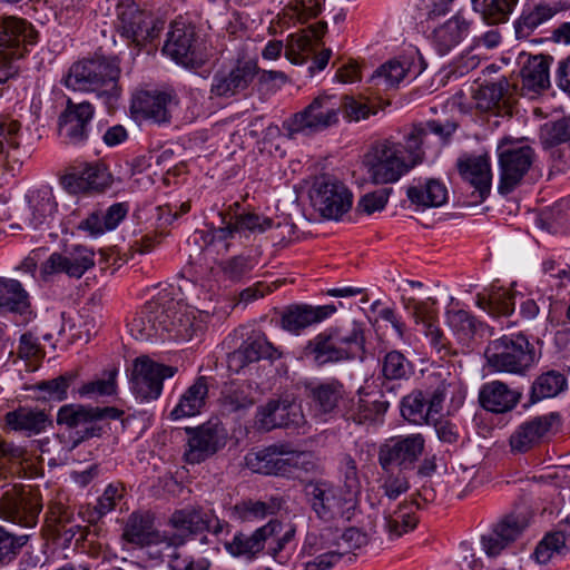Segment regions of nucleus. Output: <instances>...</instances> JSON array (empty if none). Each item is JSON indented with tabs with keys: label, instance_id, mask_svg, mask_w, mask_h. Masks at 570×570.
I'll return each instance as SVG.
<instances>
[{
	"label": "nucleus",
	"instance_id": "nucleus-1",
	"mask_svg": "<svg viewBox=\"0 0 570 570\" xmlns=\"http://www.w3.org/2000/svg\"><path fill=\"white\" fill-rule=\"evenodd\" d=\"M455 130V124L430 120L414 124L403 141L392 138L375 141L363 160L370 180L375 185L399 181L423 163L428 150H438L448 144Z\"/></svg>",
	"mask_w": 570,
	"mask_h": 570
},
{
	"label": "nucleus",
	"instance_id": "nucleus-2",
	"mask_svg": "<svg viewBox=\"0 0 570 570\" xmlns=\"http://www.w3.org/2000/svg\"><path fill=\"white\" fill-rule=\"evenodd\" d=\"M119 76L118 58L95 56L73 63L65 83L73 90L96 92L99 99L111 107L121 94Z\"/></svg>",
	"mask_w": 570,
	"mask_h": 570
},
{
	"label": "nucleus",
	"instance_id": "nucleus-3",
	"mask_svg": "<svg viewBox=\"0 0 570 570\" xmlns=\"http://www.w3.org/2000/svg\"><path fill=\"white\" fill-rule=\"evenodd\" d=\"M364 332L358 323L350 330L330 328L317 334L305 346V355L317 366L361 357L364 352Z\"/></svg>",
	"mask_w": 570,
	"mask_h": 570
},
{
	"label": "nucleus",
	"instance_id": "nucleus-4",
	"mask_svg": "<svg viewBox=\"0 0 570 570\" xmlns=\"http://www.w3.org/2000/svg\"><path fill=\"white\" fill-rule=\"evenodd\" d=\"M342 101L336 95L321 94L304 109L292 115L283 122V129L288 138L297 135L313 136L325 131L340 121Z\"/></svg>",
	"mask_w": 570,
	"mask_h": 570
},
{
	"label": "nucleus",
	"instance_id": "nucleus-5",
	"mask_svg": "<svg viewBox=\"0 0 570 570\" xmlns=\"http://www.w3.org/2000/svg\"><path fill=\"white\" fill-rule=\"evenodd\" d=\"M33 27L22 19L8 17L0 20V86L16 76V61L37 42ZM2 88H0V96Z\"/></svg>",
	"mask_w": 570,
	"mask_h": 570
},
{
	"label": "nucleus",
	"instance_id": "nucleus-6",
	"mask_svg": "<svg viewBox=\"0 0 570 570\" xmlns=\"http://www.w3.org/2000/svg\"><path fill=\"white\" fill-rule=\"evenodd\" d=\"M485 357L497 372L522 375L534 364L535 352L524 335H503L490 342Z\"/></svg>",
	"mask_w": 570,
	"mask_h": 570
},
{
	"label": "nucleus",
	"instance_id": "nucleus-7",
	"mask_svg": "<svg viewBox=\"0 0 570 570\" xmlns=\"http://www.w3.org/2000/svg\"><path fill=\"white\" fill-rule=\"evenodd\" d=\"M124 412L114 406L106 407H92L80 404H68L60 407L57 422L58 424H65L70 429H79L82 435L76 439L71 446L63 452V455H59L61 462L68 461V453L72 451L80 441L94 436H99L102 428L99 422L102 420H117Z\"/></svg>",
	"mask_w": 570,
	"mask_h": 570
},
{
	"label": "nucleus",
	"instance_id": "nucleus-8",
	"mask_svg": "<svg viewBox=\"0 0 570 570\" xmlns=\"http://www.w3.org/2000/svg\"><path fill=\"white\" fill-rule=\"evenodd\" d=\"M500 179L498 191L501 195L512 193L531 168L534 150L528 145L503 139L498 146Z\"/></svg>",
	"mask_w": 570,
	"mask_h": 570
},
{
	"label": "nucleus",
	"instance_id": "nucleus-9",
	"mask_svg": "<svg viewBox=\"0 0 570 570\" xmlns=\"http://www.w3.org/2000/svg\"><path fill=\"white\" fill-rule=\"evenodd\" d=\"M368 543V537H307L308 553L322 552L306 562L304 570H328L344 556H355Z\"/></svg>",
	"mask_w": 570,
	"mask_h": 570
},
{
	"label": "nucleus",
	"instance_id": "nucleus-10",
	"mask_svg": "<svg viewBox=\"0 0 570 570\" xmlns=\"http://www.w3.org/2000/svg\"><path fill=\"white\" fill-rule=\"evenodd\" d=\"M425 449V439L421 433L396 435L387 439L379 450L381 468L390 472L413 470Z\"/></svg>",
	"mask_w": 570,
	"mask_h": 570
},
{
	"label": "nucleus",
	"instance_id": "nucleus-11",
	"mask_svg": "<svg viewBox=\"0 0 570 570\" xmlns=\"http://www.w3.org/2000/svg\"><path fill=\"white\" fill-rule=\"evenodd\" d=\"M177 372L174 366L164 365L144 355L134 360L130 370V390L140 401L157 400L164 387V380Z\"/></svg>",
	"mask_w": 570,
	"mask_h": 570
},
{
	"label": "nucleus",
	"instance_id": "nucleus-12",
	"mask_svg": "<svg viewBox=\"0 0 570 570\" xmlns=\"http://www.w3.org/2000/svg\"><path fill=\"white\" fill-rule=\"evenodd\" d=\"M309 197L314 209L326 219H340L352 206V193L331 176L316 178Z\"/></svg>",
	"mask_w": 570,
	"mask_h": 570
},
{
	"label": "nucleus",
	"instance_id": "nucleus-13",
	"mask_svg": "<svg viewBox=\"0 0 570 570\" xmlns=\"http://www.w3.org/2000/svg\"><path fill=\"white\" fill-rule=\"evenodd\" d=\"M118 30L120 35L136 46L156 38L164 28V22L156 20L151 13L141 10L132 0H120L117 6Z\"/></svg>",
	"mask_w": 570,
	"mask_h": 570
},
{
	"label": "nucleus",
	"instance_id": "nucleus-14",
	"mask_svg": "<svg viewBox=\"0 0 570 570\" xmlns=\"http://www.w3.org/2000/svg\"><path fill=\"white\" fill-rule=\"evenodd\" d=\"M304 492L311 509L324 521L343 515L344 509L355 504L353 500H348L341 487L326 480L309 481L305 484Z\"/></svg>",
	"mask_w": 570,
	"mask_h": 570
},
{
	"label": "nucleus",
	"instance_id": "nucleus-15",
	"mask_svg": "<svg viewBox=\"0 0 570 570\" xmlns=\"http://www.w3.org/2000/svg\"><path fill=\"white\" fill-rule=\"evenodd\" d=\"M165 334L176 341H190L203 334L208 313L175 301H165Z\"/></svg>",
	"mask_w": 570,
	"mask_h": 570
},
{
	"label": "nucleus",
	"instance_id": "nucleus-16",
	"mask_svg": "<svg viewBox=\"0 0 570 570\" xmlns=\"http://www.w3.org/2000/svg\"><path fill=\"white\" fill-rule=\"evenodd\" d=\"M163 52L186 68H199L207 56L196 41L195 29L184 22H174L167 35Z\"/></svg>",
	"mask_w": 570,
	"mask_h": 570
},
{
	"label": "nucleus",
	"instance_id": "nucleus-17",
	"mask_svg": "<svg viewBox=\"0 0 570 570\" xmlns=\"http://www.w3.org/2000/svg\"><path fill=\"white\" fill-rule=\"evenodd\" d=\"M41 503L30 487L14 484L7 490L0 500V515L2 519L26 528L37 523L41 511Z\"/></svg>",
	"mask_w": 570,
	"mask_h": 570
},
{
	"label": "nucleus",
	"instance_id": "nucleus-18",
	"mask_svg": "<svg viewBox=\"0 0 570 570\" xmlns=\"http://www.w3.org/2000/svg\"><path fill=\"white\" fill-rule=\"evenodd\" d=\"M259 69L252 59L237 60L230 68H223L215 72L212 79L210 94L219 98H230L245 91Z\"/></svg>",
	"mask_w": 570,
	"mask_h": 570
},
{
	"label": "nucleus",
	"instance_id": "nucleus-19",
	"mask_svg": "<svg viewBox=\"0 0 570 570\" xmlns=\"http://www.w3.org/2000/svg\"><path fill=\"white\" fill-rule=\"evenodd\" d=\"M178 102L174 90H140L132 98L131 110L145 119L161 125L170 121L171 111Z\"/></svg>",
	"mask_w": 570,
	"mask_h": 570
},
{
	"label": "nucleus",
	"instance_id": "nucleus-20",
	"mask_svg": "<svg viewBox=\"0 0 570 570\" xmlns=\"http://www.w3.org/2000/svg\"><path fill=\"white\" fill-rule=\"evenodd\" d=\"M95 109L87 101L72 102L70 99L59 117V136L69 145H80L88 139L89 126Z\"/></svg>",
	"mask_w": 570,
	"mask_h": 570
},
{
	"label": "nucleus",
	"instance_id": "nucleus-21",
	"mask_svg": "<svg viewBox=\"0 0 570 570\" xmlns=\"http://www.w3.org/2000/svg\"><path fill=\"white\" fill-rule=\"evenodd\" d=\"M95 265L94 252L82 245H76L63 253H52L42 264L43 275L65 273L70 277L80 278Z\"/></svg>",
	"mask_w": 570,
	"mask_h": 570
},
{
	"label": "nucleus",
	"instance_id": "nucleus-22",
	"mask_svg": "<svg viewBox=\"0 0 570 570\" xmlns=\"http://www.w3.org/2000/svg\"><path fill=\"white\" fill-rule=\"evenodd\" d=\"M112 177L105 165L90 163L73 168L61 179L63 188L70 194L102 191L111 185Z\"/></svg>",
	"mask_w": 570,
	"mask_h": 570
},
{
	"label": "nucleus",
	"instance_id": "nucleus-23",
	"mask_svg": "<svg viewBox=\"0 0 570 570\" xmlns=\"http://www.w3.org/2000/svg\"><path fill=\"white\" fill-rule=\"evenodd\" d=\"M304 387L315 415L324 421L336 412L338 403L345 395L343 383L336 379L309 381L304 384Z\"/></svg>",
	"mask_w": 570,
	"mask_h": 570
},
{
	"label": "nucleus",
	"instance_id": "nucleus-24",
	"mask_svg": "<svg viewBox=\"0 0 570 570\" xmlns=\"http://www.w3.org/2000/svg\"><path fill=\"white\" fill-rule=\"evenodd\" d=\"M558 419V414L550 413L521 423L509 440L512 452L525 453L544 442Z\"/></svg>",
	"mask_w": 570,
	"mask_h": 570
},
{
	"label": "nucleus",
	"instance_id": "nucleus-25",
	"mask_svg": "<svg viewBox=\"0 0 570 570\" xmlns=\"http://www.w3.org/2000/svg\"><path fill=\"white\" fill-rule=\"evenodd\" d=\"M299 406L288 399H272L256 410L255 425L262 431L298 424Z\"/></svg>",
	"mask_w": 570,
	"mask_h": 570
},
{
	"label": "nucleus",
	"instance_id": "nucleus-26",
	"mask_svg": "<svg viewBox=\"0 0 570 570\" xmlns=\"http://www.w3.org/2000/svg\"><path fill=\"white\" fill-rule=\"evenodd\" d=\"M188 432L193 435L188 440L185 459L190 464L205 461L224 445V429L217 423L208 422Z\"/></svg>",
	"mask_w": 570,
	"mask_h": 570
},
{
	"label": "nucleus",
	"instance_id": "nucleus-27",
	"mask_svg": "<svg viewBox=\"0 0 570 570\" xmlns=\"http://www.w3.org/2000/svg\"><path fill=\"white\" fill-rule=\"evenodd\" d=\"M279 356L278 348L264 334L254 333L237 350L228 354L227 364L229 370L237 373L249 363L263 358L276 360Z\"/></svg>",
	"mask_w": 570,
	"mask_h": 570
},
{
	"label": "nucleus",
	"instance_id": "nucleus-28",
	"mask_svg": "<svg viewBox=\"0 0 570 570\" xmlns=\"http://www.w3.org/2000/svg\"><path fill=\"white\" fill-rule=\"evenodd\" d=\"M165 299L158 297L148 302L141 312L129 323V331L132 337L139 341H148L154 337L165 336Z\"/></svg>",
	"mask_w": 570,
	"mask_h": 570
},
{
	"label": "nucleus",
	"instance_id": "nucleus-29",
	"mask_svg": "<svg viewBox=\"0 0 570 570\" xmlns=\"http://www.w3.org/2000/svg\"><path fill=\"white\" fill-rule=\"evenodd\" d=\"M458 169L462 178L473 188V202H483L491 190L492 174L489 157L484 155L460 158Z\"/></svg>",
	"mask_w": 570,
	"mask_h": 570
},
{
	"label": "nucleus",
	"instance_id": "nucleus-30",
	"mask_svg": "<svg viewBox=\"0 0 570 570\" xmlns=\"http://www.w3.org/2000/svg\"><path fill=\"white\" fill-rule=\"evenodd\" d=\"M473 21L459 11L431 33V43L439 55L444 56L459 46L471 33Z\"/></svg>",
	"mask_w": 570,
	"mask_h": 570
},
{
	"label": "nucleus",
	"instance_id": "nucleus-31",
	"mask_svg": "<svg viewBox=\"0 0 570 570\" xmlns=\"http://www.w3.org/2000/svg\"><path fill=\"white\" fill-rule=\"evenodd\" d=\"M169 523L178 531L188 532V534H200L213 532L218 534L224 531V524L212 513L195 508H185L175 511Z\"/></svg>",
	"mask_w": 570,
	"mask_h": 570
},
{
	"label": "nucleus",
	"instance_id": "nucleus-32",
	"mask_svg": "<svg viewBox=\"0 0 570 570\" xmlns=\"http://www.w3.org/2000/svg\"><path fill=\"white\" fill-rule=\"evenodd\" d=\"M337 311L334 304L321 306L292 305L282 314V327L292 333H298L313 324L320 323Z\"/></svg>",
	"mask_w": 570,
	"mask_h": 570
},
{
	"label": "nucleus",
	"instance_id": "nucleus-33",
	"mask_svg": "<svg viewBox=\"0 0 570 570\" xmlns=\"http://www.w3.org/2000/svg\"><path fill=\"white\" fill-rule=\"evenodd\" d=\"M291 537H230L224 542L226 550L234 557L250 560L267 547V553L276 556Z\"/></svg>",
	"mask_w": 570,
	"mask_h": 570
},
{
	"label": "nucleus",
	"instance_id": "nucleus-34",
	"mask_svg": "<svg viewBox=\"0 0 570 570\" xmlns=\"http://www.w3.org/2000/svg\"><path fill=\"white\" fill-rule=\"evenodd\" d=\"M522 393L511 389L501 381L485 383L479 394L482 407L492 413H507L512 411L520 402Z\"/></svg>",
	"mask_w": 570,
	"mask_h": 570
},
{
	"label": "nucleus",
	"instance_id": "nucleus-35",
	"mask_svg": "<svg viewBox=\"0 0 570 570\" xmlns=\"http://www.w3.org/2000/svg\"><path fill=\"white\" fill-rule=\"evenodd\" d=\"M29 216L27 224L32 229L49 227L57 212V202L50 187H41L27 195Z\"/></svg>",
	"mask_w": 570,
	"mask_h": 570
},
{
	"label": "nucleus",
	"instance_id": "nucleus-36",
	"mask_svg": "<svg viewBox=\"0 0 570 570\" xmlns=\"http://www.w3.org/2000/svg\"><path fill=\"white\" fill-rule=\"evenodd\" d=\"M3 422L7 429L31 436L43 432L51 423V420L45 410L19 406L13 411L7 412Z\"/></svg>",
	"mask_w": 570,
	"mask_h": 570
},
{
	"label": "nucleus",
	"instance_id": "nucleus-37",
	"mask_svg": "<svg viewBox=\"0 0 570 570\" xmlns=\"http://www.w3.org/2000/svg\"><path fill=\"white\" fill-rule=\"evenodd\" d=\"M20 122L0 117V166L14 170L21 165L20 158Z\"/></svg>",
	"mask_w": 570,
	"mask_h": 570
},
{
	"label": "nucleus",
	"instance_id": "nucleus-38",
	"mask_svg": "<svg viewBox=\"0 0 570 570\" xmlns=\"http://www.w3.org/2000/svg\"><path fill=\"white\" fill-rule=\"evenodd\" d=\"M449 395L451 396V407L456 411L465 400L466 389L454 377L444 380L426 402L430 422L438 420L443 410V403Z\"/></svg>",
	"mask_w": 570,
	"mask_h": 570
},
{
	"label": "nucleus",
	"instance_id": "nucleus-39",
	"mask_svg": "<svg viewBox=\"0 0 570 570\" xmlns=\"http://www.w3.org/2000/svg\"><path fill=\"white\" fill-rule=\"evenodd\" d=\"M208 395L206 379L198 377L181 395L178 404L170 412L173 420L194 416L205 406Z\"/></svg>",
	"mask_w": 570,
	"mask_h": 570
},
{
	"label": "nucleus",
	"instance_id": "nucleus-40",
	"mask_svg": "<svg viewBox=\"0 0 570 570\" xmlns=\"http://www.w3.org/2000/svg\"><path fill=\"white\" fill-rule=\"evenodd\" d=\"M255 404L254 387L248 382H233L222 391L220 406L226 413H237L250 409Z\"/></svg>",
	"mask_w": 570,
	"mask_h": 570
},
{
	"label": "nucleus",
	"instance_id": "nucleus-41",
	"mask_svg": "<svg viewBox=\"0 0 570 570\" xmlns=\"http://www.w3.org/2000/svg\"><path fill=\"white\" fill-rule=\"evenodd\" d=\"M409 200L416 206L439 207L448 199V189L438 179H428L424 184L410 186L406 191Z\"/></svg>",
	"mask_w": 570,
	"mask_h": 570
},
{
	"label": "nucleus",
	"instance_id": "nucleus-42",
	"mask_svg": "<svg viewBox=\"0 0 570 570\" xmlns=\"http://www.w3.org/2000/svg\"><path fill=\"white\" fill-rule=\"evenodd\" d=\"M284 451L276 446H269L258 451H250L245 456L248 469L255 473L266 475H282Z\"/></svg>",
	"mask_w": 570,
	"mask_h": 570
},
{
	"label": "nucleus",
	"instance_id": "nucleus-43",
	"mask_svg": "<svg viewBox=\"0 0 570 570\" xmlns=\"http://www.w3.org/2000/svg\"><path fill=\"white\" fill-rule=\"evenodd\" d=\"M30 309L29 294L17 279L0 277V311L26 314Z\"/></svg>",
	"mask_w": 570,
	"mask_h": 570
},
{
	"label": "nucleus",
	"instance_id": "nucleus-44",
	"mask_svg": "<svg viewBox=\"0 0 570 570\" xmlns=\"http://www.w3.org/2000/svg\"><path fill=\"white\" fill-rule=\"evenodd\" d=\"M475 303L493 317L510 316L515 307L514 295L502 287L494 286L488 293H479Z\"/></svg>",
	"mask_w": 570,
	"mask_h": 570
},
{
	"label": "nucleus",
	"instance_id": "nucleus-45",
	"mask_svg": "<svg viewBox=\"0 0 570 570\" xmlns=\"http://www.w3.org/2000/svg\"><path fill=\"white\" fill-rule=\"evenodd\" d=\"M568 386L567 377L563 373L550 370L535 377L531 385L530 401L537 403L544 399L559 395Z\"/></svg>",
	"mask_w": 570,
	"mask_h": 570
},
{
	"label": "nucleus",
	"instance_id": "nucleus-46",
	"mask_svg": "<svg viewBox=\"0 0 570 570\" xmlns=\"http://www.w3.org/2000/svg\"><path fill=\"white\" fill-rule=\"evenodd\" d=\"M381 373L387 381L409 380L414 373L412 362L400 351L392 350L380 361Z\"/></svg>",
	"mask_w": 570,
	"mask_h": 570
},
{
	"label": "nucleus",
	"instance_id": "nucleus-47",
	"mask_svg": "<svg viewBox=\"0 0 570 570\" xmlns=\"http://www.w3.org/2000/svg\"><path fill=\"white\" fill-rule=\"evenodd\" d=\"M519 0H472L473 9L489 24L508 21Z\"/></svg>",
	"mask_w": 570,
	"mask_h": 570
},
{
	"label": "nucleus",
	"instance_id": "nucleus-48",
	"mask_svg": "<svg viewBox=\"0 0 570 570\" xmlns=\"http://www.w3.org/2000/svg\"><path fill=\"white\" fill-rule=\"evenodd\" d=\"M556 13L557 9L546 3H539L531 9L524 10L515 21L518 37H529L531 32L551 19Z\"/></svg>",
	"mask_w": 570,
	"mask_h": 570
},
{
	"label": "nucleus",
	"instance_id": "nucleus-49",
	"mask_svg": "<svg viewBox=\"0 0 570 570\" xmlns=\"http://www.w3.org/2000/svg\"><path fill=\"white\" fill-rule=\"evenodd\" d=\"M525 87L532 90L544 89L549 86V61L543 56L530 57L521 69Z\"/></svg>",
	"mask_w": 570,
	"mask_h": 570
},
{
	"label": "nucleus",
	"instance_id": "nucleus-50",
	"mask_svg": "<svg viewBox=\"0 0 570 570\" xmlns=\"http://www.w3.org/2000/svg\"><path fill=\"white\" fill-rule=\"evenodd\" d=\"M27 451L18 445L0 442V482L9 475L20 473L27 459Z\"/></svg>",
	"mask_w": 570,
	"mask_h": 570
},
{
	"label": "nucleus",
	"instance_id": "nucleus-51",
	"mask_svg": "<svg viewBox=\"0 0 570 570\" xmlns=\"http://www.w3.org/2000/svg\"><path fill=\"white\" fill-rule=\"evenodd\" d=\"M401 413L402 416L411 423H431L426 409V400L422 391L415 390L403 397L401 402Z\"/></svg>",
	"mask_w": 570,
	"mask_h": 570
},
{
	"label": "nucleus",
	"instance_id": "nucleus-52",
	"mask_svg": "<svg viewBox=\"0 0 570 570\" xmlns=\"http://www.w3.org/2000/svg\"><path fill=\"white\" fill-rule=\"evenodd\" d=\"M410 61L406 59L390 60L375 71V73L372 76V79L377 83L384 85L385 87L397 86L410 75Z\"/></svg>",
	"mask_w": 570,
	"mask_h": 570
},
{
	"label": "nucleus",
	"instance_id": "nucleus-53",
	"mask_svg": "<svg viewBox=\"0 0 570 570\" xmlns=\"http://www.w3.org/2000/svg\"><path fill=\"white\" fill-rule=\"evenodd\" d=\"M570 552V537H542L537 544L533 557L539 563L549 562L554 556H566Z\"/></svg>",
	"mask_w": 570,
	"mask_h": 570
},
{
	"label": "nucleus",
	"instance_id": "nucleus-54",
	"mask_svg": "<svg viewBox=\"0 0 570 570\" xmlns=\"http://www.w3.org/2000/svg\"><path fill=\"white\" fill-rule=\"evenodd\" d=\"M122 495L124 487L121 484L107 485L104 493L98 498L92 510L90 508L87 509L88 522L95 523L100 518L112 511Z\"/></svg>",
	"mask_w": 570,
	"mask_h": 570
},
{
	"label": "nucleus",
	"instance_id": "nucleus-55",
	"mask_svg": "<svg viewBox=\"0 0 570 570\" xmlns=\"http://www.w3.org/2000/svg\"><path fill=\"white\" fill-rule=\"evenodd\" d=\"M389 405V401L385 400L368 401L360 399L357 404L350 411L347 420H352L356 424L375 421L379 415L387 411Z\"/></svg>",
	"mask_w": 570,
	"mask_h": 570
},
{
	"label": "nucleus",
	"instance_id": "nucleus-56",
	"mask_svg": "<svg viewBox=\"0 0 570 570\" xmlns=\"http://www.w3.org/2000/svg\"><path fill=\"white\" fill-rule=\"evenodd\" d=\"M340 472L343 478L341 489L345 492L348 500H353L356 503L357 497L361 493V482L357 474L356 462L350 454L342 455Z\"/></svg>",
	"mask_w": 570,
	"mask_h": 570
},
{
	"label": "nucleus",
	"instance_id": "nucleus-57",
	"mask_svg": "<svg viewBox=\"0 0 570 570\" xmlns=\"http://www.w3.org/2000/svg\"><path fill=\"white\" fill-rule=\"evenodd\" d=\"M528 510H515L502 517L492 528V534H518L524 532L531 522Z\"/></svg>",
	"mask_w": 570,
	"mask_h": 570
},
{
	"label": "nucleus",
	"instance_id": "nucleus-58",
	"mask_svg": "<svg viewBox=\"0 0 570 570\" xmlns=\"http://www.w3.org/2000/svg\"><path fill=\"white\" fill-rule=\"evenodd\" d=\"M254 267V259L244 255H237L219 263L224 278L232 283H238L244 279Z\"/></svg>",
	"mask_w": 570,
	"mask_h": 570
},
{
	"label": "nucleus",
	"instance_id": "nucleus-59",
	"mask_svg": "<svg viewBox=\"0 0 570 570\" xmlns=\"http://www.w3.org/2000/svg\"><path fill=\"white\" fill-rule=\"evenodd\" d=\"M117 368H110L104 373V377L85 383L78 392L81 396L88 397L114 395L117 390Z\"/></svg>",
	"mask_w": 570,
	"mask_h": 570
},
{
	"label": "nucleus",
	"instance_id": "nucleus-60",
	"mask_svg": "<svg viewBox=\"0 0 570 570\" xmlns=\"http://www.w3.org/2000/svg\"><path fill=\"white\" fill-rule=\"evenodd\" d=\"M282 476H297V473L309 472L315 468L313 455L309 452H285L283 455Z\"/></svg>",
	"mask_w": 570,
	"mask_h": 570
},
{
	"label": "nucleus",
	"instance_id": "nucleus-61",
	"mask_svg": "<svg viewBox=\"0 0 570 570\" xmlns=\"http://www.w3.org/2000/svg\"><path fill=\"white\" fill-rule=\"evenodd\" d=\"M342 101V111L350 121H361L367 119L370 115H375L377 110L365 98H354L350 96L340 97Z\"/></svg>",
	"mask_w": 570,
	"mask_h": 570
},
{
	"label": "nucleus",
	"instance_id": "nucleus-62",
	"mask_svg": "<svg viewBox=\"0 0 570 570\" xmlns=\"http://www.w3.org/2000/svg\"><path fill=\"white\" fill-rule=\"evenodd\" d=\"M239 237L242 234H262L273 227V219L256 213H243L234 216Z\"/></svg>",
	"mask_w": 570,
	"mask_h": 570
},
{
	"label": "nucleus",
	"instance_id": "nucleus-63",
	"mask_svg": "<svg viewBox=\"0 0 570 570\" xmlns=\"http://www.w3.org/2000/svg\"><path fill=\"white\" fill-rule=\"evenodd\" d=\"M541 139L544 145L552 147L570 141V118H562L546 124L541 129Z\"/></svg>",
	"mask_w": 570,
	"mask_h": 570
},
{
	"label": "nucleus",
	"instance_id": "nucleus-64",
	"mask_svg": "<svg viewBox=\"0 0 570 570\" xmlns=\"http://www.w3.org/2000/svg\"><path fill=\"white\" fill-rule=\"evenodd\" d=\"M446 322L456 334L464 338L472 336L478 326L475 317L463 309L448 311Z\"/></svg>",
	"mask_w": 570,
	"mask_h": 570
}]
</instances>
